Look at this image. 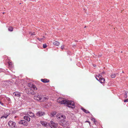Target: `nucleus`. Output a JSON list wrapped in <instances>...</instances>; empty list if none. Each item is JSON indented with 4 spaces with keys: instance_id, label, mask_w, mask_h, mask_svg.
I'll use <instances>...</instances> for the list:
<instances>
[{
    "instance_id": "nucleus-1",
    "label": "nucleus",
    "mask_w": 128,
    "mask_h": 128,
    "mask_svg": "<svg viewBox=\"0 0 128 128\" xmlns=\"http://www.w3.org/2000/svg\"><path fill=\"white\" fill-rule=\"evenodd\" d=\"M34 98L35 100L40 102L46 101L49 98L48 96L43 95H38L37 96H35Z\"/></svg>"
},
{
    "instance_id": "nucleus-2",
    "label": "nucleus",
    "mask_w": 128,
    "mask_h": 128,
    "mask_svg": "<svg viewBox=\"0 0 128 128\" xmlns=\"http://www.w3.org/2000/svg\"><path fill=\"white\" fill-rule=\"evenodd\" d=\"M67 106L74 108L75 107V104L74 102L72 101L66 100V103L65 104Z\"/></svg>"
},
{
    "instance_id": "nucleus-3",
    "label": "nucleus",
    "mask_w": 128,
    "mask_h": 128,
    "mask_svg": "<svg viewBox=\"0 0 128 128\" xmlns=\"http://www.w3.org/2000/svg\"><path fill=\"white\" fill-rule=\"evenodd\" d=\"M61 120V121L60 122V124L61 126H66L68 124V122L67 121H66L65 119Z\"/></svg>"
},
{
    "instance_id": "nucleus-4",
    "label": "nucleus",
    "mask_w": 128,
    "mask_h": 128,
    "mask_svg": "<svg viewBox=\"0 0 128 128\" xmlns=\"http://www.w3.org/2000/svg\"><path fill=\"white\" fill-rule=\"evenodd\" d=\"M8 125L12 128H16V125L15 122L12 121H10L8 123Z\"/></svg>"
},
{
    "instance_id": "nucleus-5",
    "label": "nucleus",
    "mask_w": 128,
    "mask_h": 128,
    "mask_svg": "<svg viewBox=\"0 0 128 128\" xmlns=\"http://www.w3.org/2000/svg\"><path fill=\"white\" fill-rule=\"evenodd\" d=\"M66 100L62 98H59L58 99L57 102L61 104H64L66 103Z\"/></svg>"
},
{
    "instance_id": "nucleus-6",
    "label": "nucleus",
    "mask_w": 128,
    "mask_h": 128,
    "mask_svg": "<svg viewBox=\"0 0 128 128\" xmlns=\"http://www.w3.org/2000/svg\"><path fill=\"white\" fill-rule=\"evenodd\" d=\"M50 122L51 124H50V126L51 128H56L58 126V124L55 123L52 121H51Z\"/></svg>"
},
{
    "instance_id": "nucleus-7",
    "label": "nucleus",
    "mask_w": 128,
    "mask_h": 128,
    "mask_svg": "<svg viewBox=\"0 0 128 128\" xmlns=\"http://www.w3.org/2000/svg\"><path fill=\"white\" fill-rule=\"evenodd\" d=\"M18 123L19 124H23V125L26 126L28 124L26 121L24 120H21L18 122Z\"/></svg>"
},
{
    "instance_id": "nucleus-8",
    "label": "nucleus",
    "mask_w": 128,
    "mask_h": 128,
    "mask_svg": "<svg viewBox=\"0 0 128 128\" xmlns=\"http://www.w3.org/2000/svg\"><path fill=\"white\" fill-rule=\"evenodd\" d=\"M45 114V112L42 111H39L37 112L36 114V115L37 117H38L41 116Z\"/></svg>"
},
{
    "instance_id": "nucleus-9",
    "label": "nucleus",
    "mask_w": 128,
    "mask_h": 128,
    "mask_svg": "<svg viewBox=\"0 0 128 128\" xmlns=\"http://www.w3.org/2000/svg\"><path fill=\"white\" fill-rule=\"evenodd\" d=\"M96 79L99 81L101 83H105V79L102 77L99 78H97L96 77Z\"/></svg>"
},
{
    "instance_id": "nucleus-10",
    "label": "nucleus",
    "mask_w": 128,
    "mask_h": 128,
    "mask_svg": "<svg viewBox=\"0 0 128 128\" xmlns=\"http://www.w3.org/2000/svg\"><path fill=\"white\" fill-rule=\"evenodd\" d=\"M56 117L57 119H60L61 120L64 118H66L65 116L61 115V114L57 115L56 116Z\"/></svg>"
},
{
    "instance_id": "nucleus-11",
    "label": "nucleus",
    "mask_w": 128,
    "mask_h": 128,
    "mask_svg": "<svg viewBox=\"0 0 128 128\" xmlns=\"http://www.w3.org/2000/svg\"><path fill=\"white\" fill-rule=\"evenodd\" d=\"M27 90H28V92H27V94H31L32 95L34 94V92L33 90H31V88H28Z\"/></svg>"
},
{
    "instance_id": "nucleus-12",
    "label": "nucleus",
    "mask_w": 128,
    "mask_h": 128,
    "mask_svg": "<svg viewBox=\"0 0 128 128\" xmlns=\"http://www.w3.org/2000/svg\"><path fill=\"white\" fill-rule=\"evenodd\" d=\"M41 80L42 82L44 83L48 82H49V80L46 78L44 79H41Z\"/></svg>"
},
{
    "instance_id": "nucleus-13",
    "label": "nucleus",
    "mask_w": 128,
    "mask_h": 128,
    "mask_svg": "<svg viewBox=\"0 0 128 128\" xmlns=\"http://www.w3.org/2000/svg\"><path fill=\"white\" fill-rule=\"evenodd\" d=\"M14 96L17 97H19L20 96V93L18 92H14Z\"/></svg>"
},
{
    "instance_id": "nucleus-14",
    "label": "nucleus",
    "mask_w": 128,
    "mask_h": 128,
    "mask_svg": "<svg viewBox=\"0 0 128 128\" xmlns=\"http://www.w3.org/2000/svg\"><path fill=\"white\" fill-rule=\"evenodd\" d=\"M28 116L31 117H34V114L32 112H28Z\"/></svg>"
},
{
    "instance_id": "nucleus-15",
    "label": "nucleus",
    "mask_w": 128,
    "mask_h": 128,
    "mask_svg": "<svg viewBox=\"0 0 128 128\" xmlns=\"http://www.w3.org/2000/svg\"><path fill=\"white\" fill-rule=\"evenodd\" d=\"M24 119L27 120L28 122H29L30 120V118L28 116H25L24 117Z\"/></svg>"
},
{
    "instance_id": "nucleus-16",
    "label": "nucleus",
    "mask_w": 128,
    "mask_h": 128,
    "mask_svg": "<svg viewBox=\"0 0 128 128\" xmlns=\"http://www.w3.org/2000/svg\"><path fill=\"white\" fill-rule=\"evenodd\" d=\"M41 124L44 126H47V123L46 122L42 121H41Z\"/></svg>"
},
{
    "instance_id": "nucleus-17",
    "label": "nucleus",
    "mask_w": 128,
    "mask_h": 128,
    "mask_svg": "<svg viewBox=\"0 0 128 128\" xmlns=\"http://www.w3.org/2000/svg\"><path fill=\"white\" fill-rule=\"evenodd\" d=\"M81 109L82 110H83L84 112L86 113L87 114L90 113V112L89 111L86 110L84 109L83 108H82Z\"/></svg>"
},
{
    "instance_id": "nucleus-18",
    "label": "nucleus",
    "mask_w": 128,
    "mask_h": 128,
    "mask_svg": "<svg viewBox=\"0 0 128 128\" xmlns=\"http://www.w3.org/2000/svg\"><path fill=\"white\" fill-rule=\"evenodd\" d=\"M31 89H33L34 90H36L37 88L36 87V86L33 84H32L31 86Z\"/></svg>"
},
{
    "instance_id": "nucleus-19",
    "label": "nucleus",
    "mask_w": 128,
    "mask_h": 128,
    "mask_svg": "<svg viewBox=\"0 0 128 128\" xmlns=\"http://www.w3.org/2000/svg\"><path fill=\"white\" fill-rule=\"evenodd\" d=\"M53 44L56 46H58L60 44V42L57 41H55L53 43Z\"/></svg>"
},
{
    "instance_id": "nucleus-20",
    "label": "nucleus",
    "mask_w": 128,
    "mask_h": 128,
    "mask_svg": "<svg viewBox=\"0 0 128 128\" xmlns=\"http://www.w3.org/2000/svg\"><path fill=\"white\" fill-rule=\"evenodd\" d=\"M9 114V113L8 112V113H7V114H6V116H3L1 117L0 118H3L4 117L5 118H6Z\"/></svg>"
},
{
    "instance_id": "nucleus-21",
    "label": "nucleus",
    "mask_w": 128,
    "mask_h": 128,
    "mask_svg": "<svg viewBox=\"0 0 128 128\" xmlns=\"http://www.w3.org/2000/svg\"><path fill=\"white\" fill-rule=\"evenodd\" d=\"M8 30L9 31L12 32L13 30V28L12 27H9L8 28Z\"/></svg>"
},
{
    "instance_id": "nucleus-22",
    "label": "nucleus",
    "mask_w": 128,
    "mask_h": 128,
    "mask_svg": "<svg viewBox=\"0 0 128 128\" xmlns=\"http://www.w3.org/2000/svg\"><path fill=\"white\" fill-rule=\"evenodd\" d=\"M45 37L44 36H43L42 38H38L37 39L38 40L40 41L41 42H42L43 40L44 39V38H45Z\"/></svg>"
},
{
    "instance_id": "nucleus-23",
    "label": "nucleus",
    "mask_w": 128,
    "mask_h": 128,
    "mask_svg": "<svg viewBox=\"0 0 128 128\" xmlns=\"http://www.w3.org/2000/svg\"><path fill=\"white\" fill-rule=\"evenodd\" d=\"M56 112H54L51 113L50 116H54L56 114Z\"/></svg>"
},
{
    "instance_id": "nucleus-24",
    "label": "nucleus",
    "mask_w": 128,
    "mask_h": 128,
    "mask_svg": "<svg viewBox=\"0 0 128 128\" xmlns=\"http://www.w3.org/2000/svg\"><path fill=\"white\" fill-rule=\"evenodd\" d=\"M116 75L114 74H112L111 75V76L112 78H114L116 76Z\"/></svg>"
},
{
    "instance_id": "nucleus-25",
    "label": "nucleus",
    "mask_w": 128,
    "mask_h": 128,
    "mask_svg": "<svg viewBox=\"0 0 128 128\" xmlns=\"http://www.w3.org/2000/svg\"><path fill=\"white\" fill-rule=\"evenodd\" d=\"M96 77L97 78H100V77H102V76H101L100 74H99L98 76L97 75H96Z\"/></svg>"
},
{
    "instance_id": "nucleus-26",
    "label": "nucleus",
    "mask_w": 128,
    "mask_h": 128,
    "mask_svg": "<svg viewBox=\"0 0 128 128\" xmlns=\"http://www.w3.org/2000/svg\"><path fill=\"white\" fill-rule=\"evenodd\" d=\"M127 93H128L127 92H125V95H124V97L125 98H126L127 97Z\"/></svg>"
},
{
    "instance_id": "nucleus-27",
    "label": "nucleus",
    "mask_w": 128,
    "mask_h": 128,
    "mask_svg": "<svg viewBox=\"0 0 128 128\" xmlns=\"http://www.w3.org/2000/svg\"><path fill=\"white\" fill-rule=\"evenodd\" d=\"M43 48H46L47 47L46 45V44H44L43 46Z\"/></svg>"
},
{
    "instance_id": "nucleus-28",
    "label": "nucleus",
    "mask_w": 128,
    "mask_h": 128,
    "mask_svg": "<svg viewBox=\"0 0 128 128\" xmlns=\"http://www.w3.org/2000/svg\"><path fill=\"white\" fill-rule=\"evenodd\" d=\"M64 45H62L61 47V48L62 50H63L64 48Z\"/></svg>"
},
{
    "instance_id": "nucleus-29",
    "label": "nucleus",
    "mask_w": 128,
    "mask_h": 128,
    "mask_svg": "<svg viewBox=\"0 0 128 128\" xmlns=\"http://www.w3.org/2000/svg\"><path fill=\"white\" fill-rule=\"evenodd\" d=\"M91 120L93 121H94V122H95V119L94 118H91Z\"/></svg>"
},
{
    "instance_id": "nucleus-30",
    "label": "nucleus",
    "mask_w": 128,
    "mask_h": 128,
    "mask_svg": "<svg viewBox=\"0 0 128 128\" xmlns=\"http://www.w3.org/2000/svg\"><path fill=\"white\" fill-rule=\"evenodd\" d=\"M124 102H128V99H126L124 100Z\"/></svg>"
},
{
    "instance_id": "nucleus-31",
    "label": "nucleus",
    "mask_w": 128,
    "mask_h": 128,
    "mask_svg": "<svg viewBox=\"0 0 128 128\" xmlns=\"http://www.w3.org/2000/svg\"><path fill=\"white\" fill-rule=\"evenodd\" d=\"M0 104H1L2 106H4V103L0 101Z\"/></svg>"
},
{
    "instance_id": "nucleus-32",
    "label": "nucleus",
    "mask_w": 128,
    "mask_h": 128,
    "mask_svg": "<svg viewBox=\"0 0 128 128\" xmlns=\"http://www.w3.org/2000/svg\"><path fill=\"white\" fill-rule=\"evenodd\" d=\"M102 56V54H99L98 56V57H100L101 56Z\"/></svg>"
},
{
    "instance_id": "nucleus-33",
    "label": "nucleus",
    "mask_w": 128,
    "mask_h": 128,
    "mask_svg": "<svg viewBox=\"0 0 128 128\" xmlns=\"http://www.w3.org/2000/svg\"><path fill=\"white\" fill-rule=\"evenodd\" d=\"M85 122H88L89 123V124H90V122L88 121H86Z\"/></svg>"
},
{
    "instance_id": "nucleus-34",
    "label": "nucleus",
    "mask_w": 128,
    "mask_h": 128,
    "mask_svg": "<svg viewBox=\"0 0 128 128\" xmlns=\"http://www.w3.org/2000/svg\"><path fill=\"white\" fill-rule=\"evenodd\" d=\"M105 73V72H102L101 74L102 75H103V74H104Z\"/></svg>"
},
{
    "instance_id": "nucleus-35",
    "label": "nucleus",
    "mask_w": 128,
    "mask_h": 128,
    "mask_svg": "<svg viewBox=\"0 0 128 128\" xmlns=\"http://www.w3.org/2000/svg\"><path fill=\"white\" fill-rule=\"evenodd\" d=\"M33 35H35V34H33V33H31V35L32 36Z\"/></svg>"
},
{
    "instance_id": "nucleus-36",
    "label": "nucleus",
    "mask_w": 128,
    "mask_h": 128,
    "mask_svg": "<svg viewBox=\"0 0 128 128\" xmlns=\"http://www.w3.org/2000/svg\"><path fill=\"white\" fill-rule=\"evenodd\" d=\"M96 65H94V67H96Z\"/></svg>"
},
{
    "instance_id": "nucleus-37",
    "label": "nucleus",
    "mask_w": 128,
    "mask_h": 128,
    "mask_svg": "<svg viewBox=\"0 0 128 128\" xmlns=\"http://www.w3.org/2000/svg\"><path fill=\"white\" fill-rule=\"evenodd\" d=\"M2 70L1 69H0V72H2Z\"/></svg>"
},
{
    "instance_id": "nucleus-38",
    "label": "nucleus",
    "mask_w": 128,
    "mask_h": 128,
    "mask_svg": "<svg viewBox=\"0 0 128 128\" xmlns=\"http://www.w3.org/2000/svg\"><path fill=\"white\" fill-rule=\"evenodd\" d=\"M4 13H5V12H3L2 13V14H4Z\"/></svg>"
},
{
    "instance_id": "nucleus-39",
    "label": "nucleus",
    "mask_w": 128,
    "mask_h": 128,
    "mask_svg": "<svg viewBox=\"0 0 128 128\" xmlns=\"http://www.w3.org/2000/svg\"><path fill=\"white\" fill-rule=\"evenodd\" d=\"M58 128H61V127H58Z\"/></svg>"
},
{
    "instance_id": "nucleus-40",
    "label": "nucleus",
    "mask_w": 128,
    "mask_h": 128,
    "mask_svg": "<svg viewBox=\"0 0 128 128\" xmlns=\"http://www.w3.org/2000/svg\"><path fill=\"white\" fill-rule=\"evenodd\" d=\"M86 27V26H85L84 28H85Z\"/></svg>"
},
{
    "instance_id": "nucleus-41",
    "label": "nucleus",
    "mask_w": 128,
    "mask_h": 128,
    "mask_svg": "<svg viewBox=\"0 0 128 128\" xmlns=\"http://www.w3.org/2000/svg\"><path fill=\"white\" fill-rule=\"evenodd\" d=\"M122 73H124V72L123 71H122Z\"/></svg>"
},
{
    "instance_id": "nucleus-42",
    "label": "nucleus",
    "mask_w": 128,
    "mask_h": 128,
    "mask_svg": "<svg viewBox=\"0 0 128 128\" xmlns=\"http://www.w3.org/2000/svg\"><path fill=\"white\" fill-rule=\"evenodd\" d=\"M6 112H5V113L6 114Z\"/></svg>"
}]
</instances>
